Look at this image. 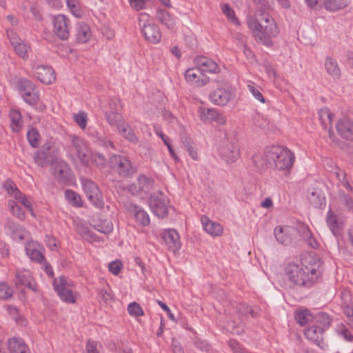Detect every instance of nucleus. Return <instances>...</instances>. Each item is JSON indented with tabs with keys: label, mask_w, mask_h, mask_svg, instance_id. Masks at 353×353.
<instances>
[{
	"label": "nucleus",
	"mask_w": 353,
	"mask_h": 353,
	"mask_svg": "<svg viewBox=\"0 0 353 353\" xmlns=\"http://www.w3.org/2000/svg\"><path fill=\"white\" fill-rule=\"evenodd\" d=\"M270 6L268 3L259 4L256 8L255 17H248L247 24L254 37L266 46L272 43V37L279 34L277 24L269 14Z\"/></svg>",
	"instance_id": "1"
},
{
	"label": "nucleus",
	"mask_w": 353,
	"mask_h": 353,
	"mask_svg": "<svg viewBox=\"0 0 353 353\" xmlns=\"http://www.w3.org/2000/svg\"><path fill=\"white\" fill-rule=\"evenodd\" d=\"M285 276L294 286L310 288L313 286L321 275L316 265L288 263L285 268Z\"/></svg>",
	"instance_id": "2"
},
{
	"label": "nucleus",
	"mask_w": 353,
	"mask_h": 353,
	"mask_svg": "<svg viewBox=\"0 0 353 353\" xmlns=\"http://www.w3.org/2000/svg\"><path fill=\"white\" fill-rule=\"evenodd\" d=\"M108 164L121 178L131 177L137 171L136 165L128 157L121 154L111 155Z\"/></svg>",
	"instance_id": "3"
},
{
	"label": "nucleus",
	"mask_w": 353,
	"mask_h": 353,
	"mask_svg": "<svg viewBox=\"0 0 353 353\" xmlns=\"http://www.w3.org/2000/svg\"><path fill=\"white\" fill-rule=\"evenodd\" d=\"M270 155H272V165L274 163L277 170L289 171L292 168L294 155L291 150L279 145H272Z\"/></svg>",
	"instance_id": "4"
},
{
	"label": "nucleus",
	"mask_w": 353,
	"mask_h": 353,
	"mask_svg": "<svg viewBox=\"0 0 353 353\" xmlns=\"http://www.w3.org/2000/svg\"><path fill=\"white\" fill-rule=\"evenodd\" d=\"M300 226L294 228L289 225H278L274 230L276 241L284 245L296 244L299 241Z\"/></svg>",
	"instance_id": "5"
},
{
	"label": "nucleus",
	"mask_w": 353,
	"mask_h": 353,
	"mask_svg": "<svg viewBox=\"0 0 353 353\" xmlns=\"http://www.w3.org/2000/svg\"><path fill=\"white\" fill-rule=\"evenodd\" d=\"M236 313L239 317V322L232 321L231 323L228 324V327L231 328V332L233 334H241L244 332V326L241 325V324H243V321L248 319L250 316L252 318L256 317L259 314V310L249 307L245 304H239L236 307Z\"/></svg>",
	"instance_id": "6"
},
{
	"label": "nucleus",
	"mask_w": 353,
	"mask_h": 353,
	"mask_svg": "<svg viewBox=\"0 0 353 353\" xmlns=\"http://www.w3.org/2000/svg\"><path fill=\"white\" fill-rule=\"evenodd\" d=\"M73 282L64 276H60L53 281L54 290L60 299L66 303H74L75 296L72 293Z\"/></svg>",
	"instance_id": "7"
},
{
	"label": "nucleus",
	"mask_w": 353,
	"mask_h": 353,
	"mask_svg": "<svg viewBox=\"0 0 353 353\" xmlns=\"http://www.w3.org/2000/svg\"><path fill=\"white\" fill-rule=\"evenodd\" d=\"M19 90L23 100L30 105H35L39 100V92L34 83L27 79L18 81Z\"/></svg>",
	"instance_id": "8"
},
{
	"label": "nucleus",
	"mask_w": 353,
	"mask_h": 353,
	"mask_svg": "<svg viewBox=\"0 0 353 353\" xmlns=\"http://www.w3.org/2000/svg\"><path fill=\"white\" fill-rule=\"evenodd\" d=\"M168 202L165 195L161 191H158L151 196L150 206L157 216L163 218L168 212Z\"/></svg>",
	"instance_id": "9"
},
{
	"label": "nucleus",
	"mask_w": 353,
	"mask_h": 353,
	"mask_svg": "<svg viewBox=\"0 0 353 353\" xmlns=\"http://www.w3.org/2000/svg\"><path fill=\"white\" fill-rule=\"evenodd\" d=\"M81 183L89 201L97 208H102L103 207V201L101 193L97 185L92 181L85 178L81 179Z\"/></svg>",
	"instance_id": "10"
},
{
	"label": "nucleus",
	"mask_w": 353,
	"mask_h": 353,
	"mask_svg": "<svg viewBox=\"0 0 353 353\" xmlns=\"http://www.w3.org/2000/svg\"><path fill=\"white\" fill-rule=\"evenodd\" d=\"M221 158L227 163L234 162L240 156V150L234 141H224L219 148Z\"/></svg>",
	"instance_id": "11"
},
{
	"label": "nucleus",
	"mask_w": 353,
	"mask_h": 353,
	"mask_svg": "<svg viewBox=\"0 0 353 353\" xmlns=\"http://www.w3.org/2000/svg\"><path fill=\"white\" fill-rule=\"evenodd\" d=\"M70 139L72 148L74 150L79 159L83 165H88L90 162L91 154L85 141L75 135L70 136Z\"/></svg>",
	"instance_id": "12"
},
{
	"label": "nucleus",
	"mask_w": 353,
	"mask_h": 353,
	"mask_svg": "<svg viewBox=\"0 0 353 353\" xmlns=\"http://www.w3.org/2000/svg\"><path fill=\"white\" fill-rule=\"evenodd\" d=\"M7 35L15 52L23 59H28V52L30 50V46L21 40L13 30H8Z\"/></svg>",
	"instance_id": "13"
},
{
	"label": "nucleus",
	"mask_w": 353,
	"mask_h": 353,
	"mask_svg": "<svg viewBox=\"0 0 353 353\" xmlns=\"http://www.w3.org/2000/svg\"><path fill=\"white\" fill-rule=\"evenodd\" d=\"M70 21L63 14H58L53 20V32L61 40H67L70 35Z\"/></svg>",
	"instance_id": "14"
},
{
	"label": "nucleus",
	"mask_w": 353,
	"mask_h": 353,
	"mask_svg": "<svg viewBox=\"0 0 353 353\" xmlns=\"http://www.w3.org/2000/svg\"><path fill=\"white\" fill-rule=\"evenodd\" d=\"M232 97V92L227 85L217 88L209 96L211 102L219 106L226 105Z\"/></svg>",
	"instance_id": "15"
},
{
	"label": "nucleus",
	"mask_w": 353,
	"mask_h": 353,
	"mask_svg": "<svg viewBox=\"0 0 353 353\" xmlns=\"http://www.w3.org/2000/svg\"><path fill=\"white\" fill-rule=\"evenodd\" d=\"M33 70L34 76L43 83L51 84L55 81V72L52 67L39 65L34 67Z\"/></svg>",
	"instance_id": "16"
},
{
	"label": "nucleus",
	"mask_w": 353,
	"mask_h": 353,
	"mask_svg": "<svg viewBox=\"0 0 353 353\" xmlns=\"http://www.w3.org/2000/svg\"><path fill=\"white\" fill-rule=\"evenodd\" d=\"M270 153H272V146L267 147L263 152L253 156V164L259 171L265 170L272 166Z\"/></svg>",
	"instance_id": "17"
},
{
	"label": "nucleus",
	"mask_w": 353,
	"mask_h": 353,
	"mask_svg": "<svg viewBox=\"0 0 353 353\" xmlns=\"http://www.w3.org/2000/svg\"><path fill=\"white\" fill-rule=\"evenodd\" d=\"M154 182V181L145 175H140L137 181V183L131 186V190L133 193L137 194H148L153 188Z\"/></svg>",
	"instance_id": "18"
},
{
	"label": "nucleus",
	"mask_w": 353,
	"mask_h": 353,
	"mask_svg": "<svg viewBox=\"0 0 353 353\" xmlns=\"http://www.w3.org/2000/svg\"><path fill=\"white\" fill-rule=\"evenodd\" d=\"M185 77L187 81L196 86H202L209 82V78L203 74L196 66L194 68H189L185 73Z\"/></svg>",
	"instance_id": "19"
},
{
	"label": "nucleus",
	"mask_w": 353,
	"mask_h": 353,
	"mask_svg": "<svg viewBox=\"0 0 353 353\" xmlns=\"http://www.w3.org/2000/svg\"><path fill=\"white\" fill-rule=\"evenodd\" d=\"M32 278L28 270L21 269L16 271L14 282L17 288L27 287L32 291H36V285L32 283Z\"/></svg>",
	"instance_id": "20"
},
{
	"label": "nucleus",
	"mask_w": 353,
	"mask_h": 353,
	"mask_svg": "<svg viewBox=\"0 0 353 353\" xmlns=\"http://www.w3.org/2000/svg\"><path fill=\"white\" fill-rule=\"evenodd\" d=\"M323 333L324 331L323 330V328H321L316 324L309 326L304 332L305 337L321 348H324L325 346L323 342Z\"/></svg>",
	"instance_id": "21"
},
{
	"label": "nucleus",
	"mask_w": 353,
	"mask_h": 353,
	"mask_svg": "<svg viewBox=\"0 0 353 353\" xmlns=\"http://www.w3.org/2000/svg\"><path fill=\"white\" fill-rule=\"evenodd\" d=\"M52 170V174L59 183L66 184L70 182L71 171L66 163L57 164L53 166Z\"/></svg>",
	"instance_id": "22"
},
{
	"label": "nucleus",
	"mask_w": 353,
	"mask_h": 353,
	"mask_svg": "<svg viewBox=\"0 0 353 353\" xmlns=\"http://www.w3.org/2000/svg\"><path fill=\"white\" fill-rule=\"evenodd\" d=\"M196 63L203 74L204 72L219 73L220 72L217 63L210 58L198 57L196 58Z\"/></svg>",
	"instance_id": "23"
},
{
	"label": "nucleus",
	"mask_w": 353,
	"mask_h": 353,
	"mask_svg": "<svg viewBox=\"0 0 353 353\" xmlns=\"http://www.w3.org/2000/svg\"><path fill=\"white\" fill-rule=\"evenodd\" d=\"M162 239L169 249L172 251L176 252L180 249L181 241L179 239V234L176 230H165L163 234Z\"/></svg>",
	"instance_id": "24"
},
{
	"label": "nucleus",
	"mask_w": 353,
	"mask_h": 353,
	"mask_svg": "<svg viewBox=\"0 0 353 353\" xmlns=\"http://www.w3.org/2000/svg\"><path fill=\"white\" fill-rule=\"evenodd\" d=\"M336 128L343 138L353 140V121L346 119H341L337 123Z\"/></svg>",
	"instance_id": "25"
},
{
	"label": "nucleus",
	"mask_w": 353,
	"mask_h": 353,
	"mask_svg": "<svg viewBox=\"0 0 353 353\" xmlns=\"http://www.w3.org/2000/svg\"><path fill=\"white\" fill-rule=\"evenodd\" d=\"M9 353H30V351L22 339L13 337L8 341Z\"/></svg>",
	"instance_id": "26"
},
{
	"label": "nucleus",
	"mask_w": 353,
	"mask_h": 353,
	"mask_svg": "<svg viewBox=\"0 0 353 353\" xmlns=\"http://www.w3.org/2000/svg\"><path fill=\"white\" fill-rule=\"evenodd\" d=\"M75 224V231L81 236L82 239L89 241H99L100 239L97 235L92 232L88 226L85 224L80 222L76 221Z\"/></svg>",
	"instance_id": "27"
},
{
	"label": "nucleus",
	"mask_w": 353,
	"mask_h": 353,
	"mask_svg": "<svg viewBox=\"0 0 353 353\" xmlns=\"http://www.w3.org/2000/svg\"><path fill=\"white\" fill-rule=\"evenodd\" d=\"M141 32L145 39L152 43H157L161 37L159 28L154 23L141 30Z\"/></svg>",
	"instance_id": "28"
},
{
	"label": "nucleus",
	"mask_w": 353,
	"mask_h": 353,
	"mask_svg": "<svg viewBox=\"0 0 353 353\" xmlns=\"http://www.w3.org/2000/svg\"><path fill=\"white\" fill-rule=\"evenodd\" d=\"M324 67L327 73L334 79H339L341 75V69L336 60L331 57L325 59Z\"/></svg>",
	"instance_id": "29"
},
{
	"label": "nucleus",
	"mask_w": 353,
	"mask_h": 353,
	"mask_svg": "<svg viewBox=\"0 0 353 353\" xmlns=\"http://www.w3.org/2000/svg\"><path fill=\"white\" fill-rule=\"evenodd\" d=\"M350 0H323V6L329 12H335L345 8Z\"/></svg>",
	"instance_id": "30"
},
{
	"label": "nucleus",
	"mask_w": 353,
	"mask_h": 353,
	"mask_svg": "<svg viewBox=\"0 0 353 353\" xmlns=\"http://www.w3.org/2000/svg\"><path fill=\"white\" fill-rule=\"evenodd\" d=\"M130 210L134 212V216L137 223L143 226L149 225V216L141 207L132 204Z\"/></svg>",
	"instance_id": "31"
},
{
	"label": "nucleus",
	"mask_w": 353,
	"mask_h": 353,
	"mask_svg": "<svg viewBox=\"0 0 353 353\" xmlns=\"http://www.w3.org/2000/svg\"><path fill=\"white\" fill-rule=\"evenodd\" d=\"M91 37L92 32L90 26L84 23H79L76 34L77 41L79 43H84L88 41Z\"/></svg>",
	"instance_id": "32"
},
{
	"label": "nucleus",
	"mask_w": 353,
	"mask_h": 353,
	"mask_svg": "<svg viewBox=\"0 0 353 353\" xmlns=\"http://www.w3.org/2000/svg\"><path fill=\"white\" fill-rule=\"evenodd\" d=\"M201 221L203 229L208 233L212 236H219L221 234L223 229L221 225L212 222L206 216L202 217Z\"/></svg>",
	"instance_id": "33"
},
{
	"label": "nucleus",
	"mask_w": 353,
	"mask_h": 353,
	"mask_svg": "<svg viewBox=\"0 0 353 353\" xmlns=\"http://www.w3.org/2000/svg\"><path fill=\"white\" fill-rule=\"evenodd\" d=\"M326 223L332 233L336 236L339 232L341 222L337 215L331 209L327 213Z\"/></svg>",
	"instance_id": "34"
},
{
	"label": "nucleus",
	"mask_w": 353,
	"mask_h": 353,
	"mask_svg": "<svg viewBox=\"0 0 353 353\" xmlns=\"http://www.w3.org/2000/svg\"><path fill=\"white\" fill-rule=\"evenodd\" d=\"M299 240L301 239L307 241L308 245L312 248H317L319 246L318 242L312 236L310 229L305 225H300Z\"/></svg>",
	"instance_id": "35"
},
{
	"label": "nucleus",
	"mask_w": 353,
	"mask_h": 353,
	"mask_svg": "<svg viewBox=\"0 0 353 353\" xmlns=\"http://www.w3.org/2000/svg\"><path fill=\"white\" fill-rule=\"evenodd\" d=\"M334 114L328 108L321 109L319 111V118L324 130L329 129L331 131V123Z\"/></svg>",
	"instance_id": "36"
},
{
	"label": "nucleus",
	"mask_w": 353,
	"mask_h": 353,
	"mask_svg": "<svg viewBox=\"0 0 353 353\" xmlns=\"http://www.w3.org/2000/svg\"><path fill=\"white\" fill-rule=\"evenodd\" d=\"M93 227L97 231L105 234L110 233L113 230L112 222L107 219H97L93 220Z\"/></svg>",
	"instance_id": "37"
},
{
	"label": "nucleus",
	"mask_w": 353,
	"mask_h": 353,
	"mask_svg": "<svg viewBox=\"0 0 353 353\" xmlns=\"http://www.w3.org/2000/svg\"><path fill=\"white\" fill-rule=\"evenodd\" d=\"M119 133L130 142L136 144L139 141L138 137L134 133L132 128L127 123H123L118 129Z\"/></svg>",
	"instance_id": "38"
},
{
	"label": "nucleus",
	"mask_w": 353,
	"mask_h": 353,
	"mask_svg": "<svg viewBox=\"0 0 353 353\" xmlns=\"http://www.w3.org/2000/svg\"><path fill=\"white\" fill-rule=\"evenodd\" d=\"M6 227L12 232V238L14 240L22 241L25 239L27 232L24 229L18 227L14 222L8 221Z\"/></svg>",
	"instance_id": "39"
},
{
	"label": "nucleus",
	"mask_w": 353,
	"mask_h": 353,
	"mask_svg": "<svg viewBox=\"0 0 353 353\" xmlns=\"http://www.w3.org/2000/svg\"><path fill=\"white\" fill-rule=\"evenodd\" d=\"M157 19L168 28L173 29L175 25L174 19L171 17L170 14L165 10H159L157 12Z\"/></svg>",
	"instance_id": "40"
},
{
	"label": "nucleus",
	"mask_w": 353,
	"mask_h": 353,
	"mask_svg": "<svg viewBox=\"0 0 353 353\" xmlns=\"http://www.w3.org/2000/svg\"><path fill=\"white\" fill-rule=\"evenodd\" d=\"M314 321L315 324L321 328H323L324 332L331 325L332 321L331 317L324 312L318 313L314 317Z\"/></svg>",
	"instance_id": "41"
},
{
	"label": "nucleus",
	"mask_w": 353,
	"mask_h": 353,
	"mask_svg": "<svg viewBox=\"0 0 353 353\" xmlns=\"http://www.w3.org/2000/svg\"><path fill=\"white\" fill-rule=\"evenodd\" d=\"M11 120V128L13 131L19 132L22 128V119L21 113L16 110H12L9 114Z\"/></svg>",
	"instance_id": "42"
},
{
	"label": "nucleus",
	"mask_w": 353,
	"mask_h": 353,
	"mask_svg": "<svg viewBox=\"0 0 353 353\" xmlns=\"http://www.w3.org/2000/svg\"><path fill=\"white\" fill-rule=\"evenodd\" d=\"M310 203L316 208H322L325 205V198L319 191H313L309 196Z\"/></svg>",
	"instance_id": "43"
},
{
	"label": "nucleus",
	"mask_w": 353,
	"mask_h": 353,
	"mask_svg": "<svg viewBox=\"0 0 353 353\" xmlns=\"http://www.w3.org/2000/svg\"><path fill=\"white\" fill-rule=\"evenodd\" d=\"M105 115L108 123L111 125L116 126L117 129L125 123L122 116L116 112L111 111L106 113Z\"/></svg>",
	"instance_id": "44"
},
{
	"label": "nucleus",
	"mask_w": 353,
	"mask_h": 353,
	"mask_svg": "<svg viewBox=\"0 0 353 353\" xmlns=\"http://www.w3.org/2000/svg\"><path fill=\"white\" fill-rule=\"evenodd\" d=\"M295 319L299 324L304 325L312 319V316L307 309H304L296 312Z\"/></svg>",
	"instance_id": "45"
},
{
	"label": "nucleus",
	"mask_w": 353,
	"mask_h": 353,
	"mask_svg": "<svg viewBox=\"0 0 353 353\" xmlns=\"http://www.w3.org/2000/svg\"><path fill=\"white\" fill-rule=\"evenodd\" d=\"M26 252L32 261L41 263L44 260V256L43 254L39 250L32 248L30 245L26 247Z\"/></svg>",
	"instance_id": "46"
},
{
	"label": "nucleus",
	"mask_w": 353,
	"mask_h": 353,
	"mask_svg": "<svg viewBox=\"0 0 353 353\" xmlns=\"http://www.w3.org/2000/svg\"><path fill=\"white\" fill-rule=\"evenodd\" d=\"M65 196L68 201L72 205L80 207L82 205V202L80 196L73 190H67L65 192Z\"/></svg>",
	"instance_id": "47"
},
{
	"label": "nucleus",
	"mask_w": 353,
	"mask_h": 353,
	"mask_svg": "<svg viewBox=\"0 0 353 353\" xmlns=\"http://www.w3.org/2000/svg\"><path fill=\"white\" fill-rule=\"evenodd\" d=\"M67 6L76 17H81L83 11L81 9L80 4L77 0H66Z\"/></svg>",
	"instance_id": "48"
},
{
	"label": "nucleus",
	"mask_w": 353,
	"mask_h": 353,
	"mask_svg": "<svg viewBox=\"0 0 353 353\" xmlns=\"http://www.w3.org/2000/svg\"><path fill=\"white\" fill-rule=\"evenodd\" d=\"M216 111V109H210L204 107H201L199 109L200 118L203 121L214 120Z\"/></svg>",
	"instance_id": "49"
},
{
	"label": "nucleus",
	"mask_w": 353,
	"mask_h": 353,
	"mask_svg": "<svg viewBox=\"0 0 353 353\" xmlns=\"http://www.w3.org/2000/svg\"><path fill=\"white\" fill-rule=\"evenodd\" d=\"M223 13L234 24L239 26V21L236 18L234 10L227 3L221 7Z\"/></svg>",
	"instance_id": "50"
},
{
	"label": "nucleus",
	"mask_w": 353,
	"mask_h": 353,
	"mask_svg": "<svg viewBox=\"0 0 353 353\" xmlns=\"http://www.w3.org/2000/svg\"><path fill=\"white\" fill-rule=\"evenodd\" d=\"M40 135L36 129H31L27 133V138L30 144L33 148H37L39 145Z\"/></svg>",
	"instance_id": "51"
},
{
	"label": "nucleus",
	"mask_w": 353,
	"mask_h": 353,
	"mask_svg": "<svg viewBox=\"0 0 353 353\" xmlns=\"http://www.w3.org/2000/svg\"><path fill=\"white\" fill-rule=\"evenodd\" d=\"M139 25L141 30L146 28L148 26L152 25L153 23L152 18L145 12H141L138 17Z\"/></svg>",
	"instance_id": "52"
},
{
	"label": "nucleus",
	"mask_w": 353,
	"mask_h": 353,
	"mask_svg": "<svg viewBox=\"0 0 353 353\" xmlns=\"http://www.w3.org/2000/svg\"><path fill=\"white\" fill-rule=\"evenodd\" d=\"M34 161L41 168L46 167L47 165V152L43 150L37 151L34 154Z\"/></svg>",
	"instance_id": "53"
},
{
	"label": "nucleus",
	"mask_w": 353,
	"mask_h": 353,
	"mask_svg": "<svg viewBox=\"0 0 353 353\" xmlns=\"http://www.w3.org/2000/svg\"><path fill=\"white\" fill-rule=\"evenodd\" d=\"M339 201L343 205L349 212H353V199L352 197L345 193H341L339 195Z\"/></svg>",
	"instance_id": "54"
},
{
	"label": "nucleus",
	"mask_w": 353,
	"mask_h": 353,
	"mask_svg": "<svg viewBox=\"0 0 353 353\" xmlns=\"http://www.w3.org/2000/svg\"><path fill=\"white\" fill-rule=\"evenodd\" d=\"M128 311L130 315L134 316L135 317L143 315V311L141 307L137 302L130 303L128 307Z\"/></svg>",
	"instance_id": "55"
},
{
	"label": "nucleus",
	"mask_w": 353,
	"mask_h": 353,
	"mask_svg": "<svg viewBox=\"0 0 353 353\" xmlns=\"http://www.w3.org/2000/svg\"><path fill=\"white\" fill-rule=\"evenodd\" d=\"M13 294L12 290L6 283H0V299L6 300L12 297Z\"/></svg>",
	"instance_id": "56"
},
{
	"label": "nucleus",
	"mask_w": 353,
	"mask_h": 353,
	"mask_svg": "<svg viewBox=\"0 0 353 353\" xmlns=\"http://www.w3.org/2000/svg\"><path fill=\"white\" fill-rule=\"evenodd\" d=\"M92 157V160L94 163L100 169H103L106 165V159L103 155L100 153H94L93 154L90 158Z\"/></svg>",
	"instance_id": "57"
},
{
	"label": "nucleus",
	"mask_w": 353,
	"mask_h": 353,
	"mask_svg": "<svg viewBox=\"0 0 353 353\" xmlns=\"http://www.w3.org/2000/svg\"><path fill=\"white\" fill-rule=\"evenodd\" d=\"M75 122L80 126L81 128L85 129L87 125V114L84 112H81L77 114L74 115Z\"/></svg>",
	"instance_id": "58"
},
{
	"label": "nucleus",
	"mask_w": 353,
	"mask_h": 353,
	"mask_svg": "<svg viewBox=\"0 0 353 353\" xmlns=\"http://www.w3.org/2000/svg\"><path fill=\"white\" fill-rule=\"evenodd\" d=\"M122 267L123 265L120 261H115L110 263L108 270L114 275H118L121 272Z\"/></svg>",
	"instance_id": "59"
},
{
	"label": "nucleus",
	"mask_w": 353,
	"mask_h": 353,
	"mask_svg": "<svg viewBox=\"0 0 353 353\" xmlns=\"http://www.w3.org/2000/svg\"><path fill=\"white\" fill-rule=\"evenodd\" d=\"M248 89L256 100L261 103H265V98L258 88L254 87L253 85H248Z\"/></svg>",
	"instance_id": "60"
},
{
	"label": "nucleus",
	"mask_w": 353,
	"mask_h": 353,
	"mask_svg": "<svg viewBox=\"0 0 353 353\" xmlns=\"http://www.w3.org/2000/svg\"><path fill=\"white\" fill-rule=\"evenodd\" d=\"M130 6L136 11L145 8L147 0H128Z\"/></svg>",
	"instance_id": "61"
},
{
	"label": "nucleus",
	"mask_w": 353,
	"mask_h": 353,
	"mask_svg": "<svg viewBox=\"0 0 353 353\" xmlns=\"http://www.w3.org/2000/svg\"><path fill=\"white\" fill-rule=\"evenodd\" d=\"M228 345L233 350L234 353H249L235 340L229 341Z\"/></svg>",
	"instance_id": "62"
},
{
	"label": "nucleus",
	"mask_w": 353,
	"mask_h": 353,
	"mask_svg": "<svg viewBox=\"0 0 353 353\" xmlns=\"http://www.w3.org/2000/svg\"><path fill=\"white\" fill-rule=\"evenodd\" d=\"M97 342L89 339L87 342L86 352L87 353H99L97 349Z\"/></svg>",
	"instance_id": "63"
},
{
	"label": "nucleus",
	"mask_w": 353,
	"mask_h": 353,
	"mask_svg": "<svg viewBox=\"0 0 353 353\" xmlns=\"http://www.w3.org/2000/svg\"><path fill=\"white\" fill-rule=\"evenodd\" d=\"M97 142L98 145L103 146L105 148L113 147V144H112V141L109 139H107L105 137H100L97 138Z\"/></svg>",
	"instance_id": "64"
}]
</instances>
